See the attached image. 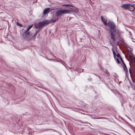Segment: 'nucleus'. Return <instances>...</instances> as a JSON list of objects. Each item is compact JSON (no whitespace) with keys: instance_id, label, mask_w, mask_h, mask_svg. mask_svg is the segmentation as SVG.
<instances>
[{"instance_id":"nucleus-1","label":"nucleus","mask_w":135,"mask_h":135,"mask_svg":"<svg viewBox=\"0 0 135 135\" xmlns=\"http://www.w3.org/2000/svg\"><path fill=\"white\" fill-rule=\"evenodd\" d=\"M109 38V42L110 45L113 46V45L114 44L116 40L115 36L117 34H120L121 31L118 29H115L113 30H110Z\"/></svg>"},{"instance_id":"nucleus-2","label":"nucleus","mask_w":135,"mask_h":135,"mask_svg":"<svg viewBox=\"0 0 135 135\" xmlns=\"http://www.w3.org/2000/svg\"><path fill=\"white\" fill-rule=\"evenodd\" d=\"M110 28V30H114L115 29L116 25L115 24L112 22H108L107 25Z\"/></svg>"},{"instance_id":"nucleus-3","label":"nucleus","mask_w":135,"mask_h":135,"mask_svg":"<svg viewBox=\"0 0 135 135\" xmlns=\"http://www.w3.org/2000/svg\"><path fill=\"white\" fill-rule=\"evenodd\" d=\"M47 23V21H44L38 23L36 26V28L37 29L40 28Z\"/></svg>"},{"instance_id":"nucleus-4","label":"nucleus","mask_w":135,"mask_h":135,"mask_svg":"<svg viewBox=\"0 0 135 135\" xmlns=\"http://www.w3.org/2000/svg\"><path fill=\"white\" fill-rule=\"evenodd\" d=\"M63 14L69 13L73 11V9L70 8L68 9H62Z\"/></svg>"},{"instance_id":"nucleus-5","label":"nucleus","mask_w":135,"mask_h":135,"mask_svg":"<svg viewBox=\"0 0 135 135\" xmlns=\"http://www.w3.org/2000/svg\"><path fill=\"white\" fill-rule=\"evenodd\" d=\"M62 14V10H60L57 11L55 13V15L57 17L60 16H61Z\"/></svg>"},{"instance_id":"nucleus-6","label":"nucleus","mask_w":135,"mask_h":135,"mask_svg":"<svg viewBox=\"0 0 135 135\" xmlns=\"http://www.w3.org/2000/svg\"><path fill=\"white\" fill-rule=\"evenodd\" d=\"M129 4H124L122 5L121 7L122 8H123L125 9H128L129 8Z\"/></svg>"},{"instance_id":"nucleus-7","label":"nucleus","mask_w":135,"mask_h":135,"mask_svg":"<svg viewBox=\"0 0 135 135\" xmlns=\"http://www.w3.org/2000/svg\"><path fill=\"white\" fill-rule=\"evenodd\" d=\"M123 68L124 70L125 71L126 74H127L128 73V70L127 67L126 66L125 63H124L123 64H122Z\"/></svg>"},{"instance_id":"nucleus-8","label":"nucleus","mask_w":135,"mask_h":135,"mask_svg":"<svg viewBox=\"0 0 135 135\" xmlns=\"http://www.w3.org/2000/svg\"><path fill=\"white\" fill-rule=\"evenodd\" d=\"M101 18L102 21L103 22L104 24L106 26L107 24V20L104 17H103L102 16H101Z\"/></svg>"},{"instance_id":"nucleus-9","label":"nucleus","mask_w":135,"mask_h":135,"mask_svg":"<svg viewBox=\"0 0 135 135\" xmlns=\"http://www.w3.org/2000/svg\"><path fill=\"white\" fill-rule=\"evenodd\" d=\"M129 8L128 9L132 11H133L134 9V5H129Z\"/></svg>"},{"instance_id":"nucleus-10","label":"nucleus","mask_w":135,"mask_h":135,"mask_svg":"<svg viewBox=\"0 0 135 135\" xmlns=\"http://www.w3.org/2000/svg\"><path fill=\"white\" fill-rule=\"evenodd\" d=\"M27 36V35L23 36L24 38L26 40H31L32 38L30 37V35H28Z\"/></svg>"},{"instance_id":"nucleus-11","label":"nucleus","mask_w":135,"mask_h":135,"mask_svg":"<svg viewBox=\"0 0 135 135\" xmlns=\"http://www.w3.org/2000/svg\"><path fill=\"white\" fill-rule=\"evenodd\" d=\"M50 9V8H47L45 9L43 11V14L44 15L46 14L49 11Z\"/></svg>"},{"instance_id":"nucleus-12","label":"nucleus","mask_w":135,"mask_h":135,"mask_svg":"<svg viewBox=\"0 0 135 135\" xmlns=\"http://www.w3.org/2000/svg\"><path fill=\"white\" fill-rule=\"evenodd\" d=\"M30 32L26 30L24 33V35L23 36L27 35V36L30 35Z\"/></svg>"},{"instance_id":"nucleus-13","label":"nucleus","mask_w":135,"mask_h":135,"mask_svg":"<svg viewBox=\"0 0 135 135\" xmlns=\"http://www.w3.org/2000/svg\"><path fill=\"white\" fill-rule=\"evenodd\" d=\"M66 6V7H72L73 6L70 4H63L61 6Z\"/></svg>"},{"instance_id":"nucleus-14","label":"nucleus","mask_w":135,"mask_h":135,"mask_svg":"<svg viewBox=\"0 0 135 135\" xmlns=\"http://www.w3.org/2000/svg\"><path fill=\"white\" fill-rule=\"evenodd\" d=\"M33 24H32V25H30L29 26V27H28V28L27 30L28 31H29L32 27L33 26Z\"/></svg>"},{"instance_id":"nucleus-15","label":"nucleus","mask_w":135,"mask_h":135,"mask_svg":"<svg viewBox=\"0 0 135 135\" xmlns=\"http://www.w3.org/2000/svg\"><path fill=\"white\" fill-rule=\"evenodd\" d=\"M112 50L113 52V54L114 56V57H115L116 53L113 49V48L112 49Z\"/></svg>"},{"instance_id":"nucleus-16","label":"nucleus","mask_w":135,"mask_h":135,"mask_svg":"<svg viewBox=\"0 0 135 135\" xmlns=\"http://www.w3.org/2000/svg\"><path fill=\"white\" fill-rule=\"evenodd\" d=\"M16 24H17V26H20V27H22V25L20 23H19L18 22H17Z\"/></svg>"},{"instance_id":"nucleus-17","label":"nucleus","mask_w":135,"mask_h":135,"mask_svg":"<svg viewBox=\"0 0 135 135\" xmlns=\"http://www.w3.org/2000/svg\"><path fill=\"white\" fill-rule=\"evenodd\" d=\"M120 61H121L122 64H123L124 63L123 61V60L121 58V57H120Z\"/></svg>"},{"instance_id":"nucleus-18","label":"nucleus","mask_w":135,"mask_h":135,"mask_svg":"<svg viewBox=\"0 0 135 135\" xmlns=\"http://www.w3.org/2000/svg\"><path fill=\"white\" fill-rule=\"evenodd\" d=\"M116 61L117 63L118 64L119 63L120 61H119V60L117 58L116 59Z\"/></svg>"},{"instance_id":"nucleus-19","label":"nucleus","mask_w":135,"mask_h":135,"mask_svg":"<svg viewBox=\"0 0 135 135\" xmlns=\"http://www.w3.org/2000/svg\"><path fill=\"white\" fill-rule=\"evenodd\" d=\"M37 34V32H36L35 33V34L33 36V38H35Z\"/></svg>"},{"instance_id":"nucleus-20","label":"nucleus","mask_w":135,"mask_h":135,"mask_svg":"<svg viewBox=\"0 0 135 135\" xmlns=\"http://www.w3.org/2000/svg\"><path fill=\"white\" fill-rule=\"evenodd\" d=\"M117 56L118 58H120V57H121L120 56V54H117Z\"/></svg>"},{"instance_id":"nucleus-21","label":"nucleus","mask_w":135,"mask_h":135,"mask_svg":"<svg viewBox=\"0 0 135 135\" xmlns=\"http://www.w3.org/2000/svg\"><path fill=\"white\" fill-rule=\"evenodd\" d=\"M129 72L130 73V74H131V69H129Z\"/></svg>"},{"instance_id":"nucleus-22","label":"nucleus","mask_w":135,"mask_h":135,"mask_svg":"<svg viewBox=\"0 0 135 135\" xmlns=\"http://www.w3.org/2000/svg\"><path fill=\"white\" fill-rule=\"evenodd\" d=\"M56 21V20H54V21H52V22H53V23L55 22Z\"/></svg>"}]
</instances>
